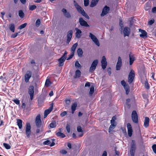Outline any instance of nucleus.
Listing matches in <instances>:
<instances>
[{"instance_id": "nucleus-47", "label": "nucleus", "mask_w": 156, "mask_h": 156, "mask_svg": "<svg viewBox=\"0 0 156 156\" xmlns=\"http://www.w3.org/2000/svg\"><path fill=\"white\" fill-rule=\"evenodd\" d=\"M130 101V99H127L126 100V105L128 106L129 108L130 107V105L129 104Z\"/></svg>"}, {"instance_id": "nucleus-17", "label": "nucleus", "mask_w": 156, "mask_h": 156, "mask_svg": "<svg viewBox=\"0 0 156 156\" xmlns=\"http://www.w3.org/2000/svg\"><path fill=\"white\" fill-rule=\"evenodd\" d=\"M139 31L141 33L140 35V37L144 39L147 37V33L144 30L140 29Z\"/></svg>"}, {"instance_id": "nucleus-52", "label": "nucleus", "mask_w": 156, "mask_h": 156, "mask_svg": "<svg viewBox=\"0 0 156 156\" xmlns=\"http://www.w3.org/2000/svg\"><path fill=\"white\" fill-rule=\"evenodd\" d=\"M51 143V142L48 140L44 141L43 142V144L44 145H48Z\"/></svg>"}, {"instance_id": "nucleus-61", "label": "nucleus", "mask_w": 156, "mask_h": 156, "mask_svg": "<svg viewBox=\"0 0 156 156\" xmlns=\"http://www.w3.org/2000/svg\"><path fill=\"white\" fill-rule=\"evenodd\" d=\"M121 84L123 87L126 84V83L124 80H122L121 81Z\"/></svg>"}, {"instance_id": "nucleus-57", "label": "nucleus", "mask_w": 156, "mask_h": 156, "mask_svg": "<svg viewBox=\"0 0 156 156\" xmlns=\"http://www.w3.org/2000/svg\"><path fill=\"white\" fill-rule=\"evenodd\" d=\"M107 72L109 74V75H110L111 74V69L110 67H109L107 69Z\"/></svg>"}, {"instance_id": "nucleus-48", "label": "nucleus", "mask_w": 156, "mask_h": 156, "mask_svg": "<svg viewBox=\"0 0 156 156\" xmlns=\"http://www.w3.org/2000/svg\"><path fill=\"white\" fill-rule=\"evenodd\" d=\"M77 130L78 132L83 133V131L81 129V127L80 126L77 127Z\"/></svg>"}, {"instance_id": "nucleus-25", "label": "nucleus", "mask_w": 156, "mask_h": 156, "mask_svg": "<svg viewBox=\"0 0 156 156\" xmlns=\"http://www.w3.org/2000/svg\"><path fill=\"white\" fill-rule=\"evenodd\" d=\"M9 27L10 30L12 32H14L15 30V26L13 23H11L9 24Z\"/></svg>"}, {"instance_id": "nucleus-22", "label": "nucleus", "mask_w": 156, "mask_h": 156, "mask_svg": "<svg viewBox=\"0 0 156 156\" xmlns=\"http://www.w3.org/2000/svg\"><path fill=\"white\" fill-rule=\"evenodd\" d=\"M149 118L148 117H146L144 121V126L147 128L149 126Z\"/></svg>"}, {"instance_id": "nucleus-54", "label": "nucleus", "mask_w": 156, "mask_h": 156, "mask_svg": "<svg viewBox=\"0 0 156 156\" xmlns=\"http://www.w3.org/2000/svg\"><path fill=\"white\" fill-rule=\"evenodd\" d=\"M96 67H94L93 66H91L90 68V72H92L94 71L96 69Z\"/></svg>"}, {"instance_id": "nucleus-19", "label": "nucleus", "mask_w": 156, "mask_h": 156, "mask_svg": "<svg viewBox=\"0 0 156 156\" xmlns=\"http://www.w3.org/2000/svg\"><path fill=\"white\" fill-rule=\"evenodd\" d=\"M130 33V29L128 27H125L123 30L124 36H129Z\"/></svg>"}, {"instance_id": "nucleus-6", "label": "nucleus", "mask_w": 156, "mask_h": 156, "mask_svg": "<svg viewBox=\"0 0 156 156\" xmlns=\"http://www.w3.org/2000/svg\"><path fill=\"white\" fill-rule=\"evenodd\" d=\"M32 72L28 70L24 76V79L26 83H28L29 79L32 76Z\"/></svg>"}, {"instance_id": "nucleus-49", "label": "nucleus", "mask_w": 156, "mask_h": 156, "mask_svg": "<svg viewBox=\"0 0 156 156\" xmlns=\"http://www.w3.org/2000/svg\"><path fill=\"white\" fill-rule=\"evenodd\" d=\"M152 148L154 152L156 154V145H153L152 146Z\"/></svg>"}, {"instance_id": "nucleus-37", "label": "nucleus", "mask_w": 156, "mask_h": 156, "mask_svg": "<svg viewBox=\"0 0 156 156\" xmlns=\"http://www.w3.org/2000/svg\"><path fill=\"white\" fill-rule=\"evenodd\" d=\"M50 126L51 128H54L56 126V123L55 122H53L51 123L50 125Z\"/></svg>"}, {"instance_id": "nucleus-58", "label": "nucleus", "mask_w": 156, "mask_h": 156, "mask_svg": "<svg viewBox=\"0 0 156 156\" xmlns=\"http://www.w3.org/2000/svg\"><path fill=\"white\" fill-rule=\"evenodd\" d=\"M60 152L62 154H66L67 153V151L64 150H63L61 151Z\"/></svg>"}, {"instance_id": "nucleus-41", "label": "nucleus", "mask_w": 156, "mask_h": 156, "mask_svg": "<svg viewBox=\"0 0 156 156\" xmlns=\"http://www.w3.org/2000/svg\"><path fill=\"white\" fill-rule=\"evenodd\" d=\"M51 82L48 80H47L45 83V85L46 86L48 87L50 86Z\"/></svg>"}, {"instance_id": "nucleus-5", "label": "nucleus", "mask_w": 156, "mask_h": 156, "mask_svg": "<svg viewBox=\"0 0 156 156\" xmlns=\"http://www.w3.org/2000/svg\"><path fill=\"white\" fill-rule=\"evenodd\" d=\"M35 123L36 126L38 128H40L41 126V121L40 114L37 115L36 118Z\"/></svg>"}, {"instance_id": "nucleus-9", "label": "nucleus", "mask_w": 156, "mask_h": 156, "mask_svg": "<svg viewBox=\"0 0 156 156\" xmlns=\"http://www.w3.org/2000/svg\"><path fill=\"white\" fill-rule=\"evenodd\" d=\"M110 10L109 7L107 6H105L102 9V12L101 14V16H103L107 14Z\"/></svg>"}, {"instance_id": "nucleus-31", "label": "nucleus", "mask_w": 156, "mask_h": 156, "mask_svg": "<svg viewBox=\"0 0 156 156\" xmlns=\"http://www.w3.org/2000/svg\"><path fill=\"white\" fill-rule=\"evenodd\" d=\"M18 14L19 16L21 18H23L24 16V12L21 10H20L19 11Z\"/></svg>"}, {"instance_id": "nucleus-1", "label": "nucleus", "mask_w": 156, "mask_h": 156, "mask_svg": "<svg viewBox=\"0 0 156 156\" xmlns=\"http://www.w3.org/2000/svg\"><path fill=\"white\" fill-rule=\"evenodd\" d=\"M136 148L135 142L134 140H132L131 145V148L130 150V153L131 156H134L135 150Z\"/></svg>"}, {"instance_id": "nucleus-63", "label": "nucleus", "mask_w": 156, "mask_h": 156, "mask_svg": "<svg viewBox=\"0 0 156 156\" xmlns=\"http://www.w3.org/2000/svg\"><path fill=\"white\" fill-rule=\"evenodd\" d=\"M152 12L154 13L156 12V7H153L152 10Z\"/></svg>"}, {"instance_id": "nucleus-55", "label": "nucleus", "mask_w": 156, "mask_h": 156, "mask_svg": "<svg viewBox=\"0 0 156 156\" xmlns=\"http://www.w3.org/2000/svg\"><path fill=\"white\" fill-rule=\"evenodd\" d=\"M19 33H16L14 34L11 35V37L12 38H15L16 37Z\"/></svg>"}, {"instance_id": "nucleus-33", "label": "nucleus", "mask_w": 156, "mask_h": 156, "mask_svg": "<svg viewBox=\"0 0 156 156\" xmlns=\"http://www.w3.org/2000/svg\"><path fill=\"white\" fill-rule=\"evenodd\" d=\"M141 82L142 83H144L145 86L146 88L148 89L149 88V86L147 82L145 80V81L142 80Z\"/></svg>"}, {"instance_id": "nucleus-50", "label": "nucleus", "mask_w": 156, "mask_h": 156, "mask_svg": "<svg viewBox=\"0 0 156 156\" xmlns=\"http://www.w3.org/2000/svg\"><path fill=\"white\" fill-rule=\"evenodd\" d=\"M13 101L16 105H20V101L18 99H15L13 100Z\"/></svg>"}, {"instance_id": "nucleus-30", "label": "nucleus", "mask_w": 156, "mask_h": 156, "mask_svg": "<svg viewBox=\"0 0 156 156\" xmlns=\"http://www.w3.org/2000/svg\"><path fill=\"white\" fill-rule=\"evenodd\" d=\"M77 52L78 56L80 57H81L82 56L83 51L82 49L79 48L77 50Z\"/></svg>"}, {"instance_id": "nucleus-44", "label": "nucleus", "mask_w": 156, "mask_h": 156, "mask_svg": "<svg viewBox=\"0 0 156 156\" xmlns=\"http://www.w3.org/2000/svg\"><path fill=\"white\" fill-rule=\"evenodd\" d=\"M75 66L77 68H79V67H80V65L78 61H76L75 63Z\"/></svg>"}, {"instance_id": "nucleus-45", "label": "nucleus", "mask_w": 156, "mask_h": 156, "mask_svg": "<svg viewBox=\"0 0 156 156\" xmlns=\"http://www.w3.org/2000/svg\"><path fill=\"white\" fill-rule=\"evenodd\" d=\"M89 0H84V4L85 6H87L89 5Z\"/></svg>"}, {"instance_id": "nucleus-59", "label": "nucleus", "mask_w": 156, "mask_h": 156, "mask_svg": "<svg viewBox=\"0 0 156 156\" xmlns=\"http://www.w3.org/2000/svg\"><path fill=\"white\" fill-rule=\"evenodd\" d=\"M54 139H51V140L52 141V143L50 145V147L53 146L55 145V143L54 142Z\"/></svg>"}, {"instance_id": "nucleus-3", "label": "nucleus", "mask_w": 156, "mask_h": 156, "mask_svg": "<svg viewBox=\"0 0 156 156\" xmlns=\"http://www.w3.org/2000/svg\"><path fill=\"white\" fill-rule=\"evenodd\" d=\"M89 36L91 38V39L94 43L95 44H96L98 46H100V43L99 41L95 35H93L91 33H89Z\"/></svg>"}, {"instance_id": "nucleus-20", "label": "nucleus", "mask_w": 156, "mask_h": 156, "mask_svg": "<svg viewBox=\"0 0 156 156\" xmlns=\"http://www.w3.org/2000/svg\"><path fill=\"white\" fill-rule=\"evenodd\" d=\"M75 30L76 31V32L75 34L76 37L77 38H80L82 34L81 30L77 27L75 28Z\"/></svg>"}, {"instance_id": "nucleus-34", "label": "nucleus", "mask_w": 156, "mask_h": 156, "mask_svg": "<svg viewBox=\"0 0 156 156\" xmlns=\"http://www.w3.org/2000/svg\"><path fill=\"white\" fill-rule=\"evenodd\" d=\"M116 125V124H111L108 129L109 132H110L112 131L115 128Z\"/></svg>"}, {"instance_id": "nucleus-46", "label": "nucleus", "mask_w": 156, "mask_h": 156, "mask_svg": "<svg viewBox=\"0 0 156 156\" xmlns=\"http://www.w3.org/2000/svg\"><path fill=\"white\" fill-rule=\"evenodd\" d=\"M66 129L68 133H69L70 132V125L67 124L66 127Z\"/></svg>"}, {"instance_id": "nucleus-56", "label": "nucleus", "mask_w": 156, "mask_h": 156, "mask_svg": "<svg viewBox=\"0 0 156 156\" xmlns=\"http://www.w3.org/2000/svg\"><path fill=\"white\" fill-rule=\"evenodd\" d=\"M67 114V112L66 111H64L63 112H62L60 114V115L62 117H63L65 116Z\"/></svg>"}, {"instance_id": "nucleus-60", "label": "nucleus", "mask_w": 156, "mask_h": 156, "mask_svg": "<svg viewBox=\"0 0 156 156\" xmlns=\"http://www.w3.org/2000/svg\"><path fill=\"white\" fill-rule=\"evenodd\" d=\"M123 87L125 90L129 89V86L127 84H126Z\"/></svg>"}, {"instance_id": "nucleus-7", "label": "nucleus", "mask_w": 156, "mask_h": 156, "mask_svg": "<svg viewBox=\"0 0 156 156\" xmlns=\"http://www.w3.org/2000/svg\"><path fill=\"white\" fill-rule=\"evenodd\" d=\"M131 117L133 122L135 123H137L138 122V116L136 112L133 111L132 112Z\"/></svg>"}, {"instance_id": "nucleus-38", "label": "nucleus", "mask_w": 156, "mask_h": 156, "mask_svg": "<svg viewBox=\"0 0 156 156\" xmlns=\"http://www.w3.org/2000/svg\"><path fill=\"white\" fill-rule=\"evenodd\" d=\"M27 25V23H23L19 27V28L20 30L23 29Z\"/></svg>"}, {"instance_id": "nucleus-36", "label": "nucleus", "mask_w": 156, "mask_h": 156, "mask_svg": "<svg viewBox=\"0 0 156 156\" xmlns=\"http://www.w3.org/2000/svg\"><path fill=\"white\" fill-rule=\"evenodd\" d=\"M29 7L30 10L32 11L35 9L37 7L35 5H29Z\"/></svg>"}, {"instance_id": "nucleus-16", "label": "nucleus", "mask_w": 156, "mask_h": 156, "mask_svg": "<svg viewBox=\"0 0 156 156\" xmlns=\"http://www.w3.org/2000/svg\"><path fill=\"white\" fill-rule=\"evenodd\" d=\"M62 11L64 16L67 18H70L71 17V15L69 12H68L66 9H62Z\"/></svg>"}, {"instance_id": "nucleus-27", "label": "nucleus", "mask_w": 156, "mask_h": 156, "mask_svg": "<svg viewBox=\"0 0 156 156\" xmlns=\"http://www.w3.org/2000/svg\"><path fill=\"white\" fill-rule=\"evenodd\" d=\"M78 45V44L77 43H75L72 46L71 49V50L72 52L73 53H74L75 50Z\"/></svg>"}, {"instance_id": "nucleus-24", "label": "nucleus", "mask_w": 156, "mask_h": 156, "mask_svg": "<svg viewBox=\"0 0 156 156\" xmlns=\"http://www.w3.org/2000/svg\"><path fill=\"white\" fill-rule=\"evenodd\" d=\"M22 121L20 119L17 120V123L19 129H21L22 127Z\"/></svg>"}, {"instance_id": "nucleus-29", "label": "nucleus", "mask_w": 156, "mask_h": 156, "mask_svg": "<svg viewBox=\"0 0 156 156\" xmlns=\"http://www.w3.org/2000/svg\"><path fill=\"white\" fill-rule=\"evenodd\" d=\"M81 72L79 69H77L75 72V76L74 77L75 78L77 77H79L81 75Z\"/></svg>"}, {"instance_id": "nucleus-8", "label": "nucleus", "mask_w": 156, "mask_h": 156, "mask_svg": "<svg viewBox=\"0 0 156 156\" xmlns=\"http://www.w3.org/2000/svg\"><path fill=\"white\" fill-rule=\"evenodd\" d=\"M28 93L30 95L31 100H32L34 96V87L33 86H30L28 89Z\"/></svg>"}, {"instance_id": "nucleus-42", "label": "nucleus", "mask_w": 156, "mask_h": 156, "mask_svg": "<svg viewBox=\"0 0 156 156\" xmlns=\"http://www.w3.org/2000/svg\"><path fill=\"white\" fill-rule=\"evenodd\" d=\"M40 23H41V21H40V20L39 19H37L36 20V23H35V24H36V26L37 27H38L40 26Z\"/></svg>"}, {"instance_id": "nucleus-39", "label": "nucleus", "mask_w": 156, "mask_h": 156, "mask_svg": "<svg viewBox=\"0 0 156 156\" xmlns=\"http://www.w3.org/2000/svg\"><path fill=\"white\" fill-rule=\"evenodd\" d=\"M4 147L7 149H9L11 148V147L9 144L6 143H4L3 144Z\"/></svg>"}, {"instance_id": "nucleus-28", "label": "nucleus", "mask_w": 156, "mask_h": 156, "mask_svg": "<svg viewBox=\"0 0 156 156\" xmlns=\"http://www.w3.org/2000/svg\"><path fill=\"white\" fill-rule=\"evenodd\" d=\"M135 60V58L133 56L129 55V64L131 65Z\"/></svg>"}, {"instance_id": "nucleus-18", "label": "nucleus", "mask_w": 156, "mask_h": 156, "mask_svg": "<svg viewBox=\"0 0 156 156\" xmlns=\"http://www.w3.org/2000/svg\"><path fill=\"white\" fill-rule=\"evenodd\" d=\"M73 31L72 30H70L68 31L67 34V42H69L72 37V35H73Z\"/></svg>"}, {"instance_id": "nucleus-12", "label": "nucleus", "mask_w": 156, "mask_h": 156, "mask_svg": "<svg viewBox=\"0 0 156 156\" xmlns=\"http://www.w3.org/2000/svg\"><path fill=\"white\" fill-rule=\"evenodd\" d=\"M122 62L121 58L120 57H119L116 66V70H119L120 69L122 66Z\"/></svg>"}, {"instance_id": "nucleus-51", "label": "nucleus", "mask_w": 156, "mask_h": 156, "mask_svg": "<svg viewBox=\"0 0 156 156\" xmlns=\"http://www.w3.org/2000/svg\"><path fill=\"white\" fill-rule=\"evenodd\" d=\"M114 118H115V116H113L112 118V120H111V124H116L115 123V121Z\"/></svg>"}, {"instance_id": "nucleus-23", "label": "nucleus", "mask_w": 156, "mask_h": 156, "mask_svg": "<svg viewBox=\"0 0 156 156\" xmlns=\"http://www.w3.org/2000/svg\"><path fill=\"white\" fill-rule=\"evenodd\" d=\"M77 104L76 102H75L73 103L71 106V109L72 111V114H73L74 111L76 109V108L77 107Z\"/></svg>"}, {"instance_id": "nucleus-53", "label": "nucleus", "mask_w": 156, "mask_h": 156, "mask_svg": "<svg viewBox=\"0 0 156 156\" xmlns=\"http://www.w3.org/2000/svg\"><path fill=\"white\" fill-rule=\"evenodd\" d=\"M154 22V20H151L149 21L148 22V24L149 25H152Z\"/></svg>"}, {"instance_id": "nucleus-32", "label": "nucleus", "mask_w": 156, "mask_h": 156, "mask_svg": "<svg viewBox=\"0 0 156 156\" xmlns=\"http://www.w3.org/2000/svg\"><path fill=\"white\" fill-rule=\"evenodd\" d=\"M56 135L57 136L60 137L62 138H64L65 136V134L60 132H58L57 133Z\"/></svg>"}, {"instance_id": "nucleus-26", "label": "nucleus", "mask_w": 156, "mask_h": 156, "mask_svg": "<svg viewBox=\"0 0 156 156\" xmlns=\"http://www.w3.org/2000/svg\"><path fill=\"white\" fill-rule=\"evenodd\" d=\"M98 1L99 0H92L90 5V7H94L97 4Z\"/></svg>"}, {"instance_id": "nucleus-62", "label": "nucleus", "mask_w": 156, "mask_h": 156, "mask_svg": "<svg viewBox=\"0 0 156 156\" xmlns=\"http://www.w3.org/2000/svg\"><path fill=\"white\" fill-rule=\"evenodd\" d=\"M43 131L42 129H37L36 130V132L37 133H39L40 131Z\"/></svg>"}, {"instance_id": "nucleus-10", "label": "nucleus", "mask_w": 156, "mask_h": 156, "mask_svg": "<svg viewBox=\"0 0 156 156\" xmlns=\"http://www.w3.org/2000/svg\"><path fill=\"white\" fill-rule=\"evenodd\" d=\"M66 59V56L64 55L62 56L58 59L59 62V66H62L64 65V63Z\"/></svg>"}, {"instance_id": "nucleus-11", "label": "nucleus", "mask_w": 156, "mask_h": 156, "mask_svg": "<svg viewBox=\"0 0 156 156\" xmlns=\"http://www.w3.org/2000/svg\"><path fill=\"white\" fill-rule=\"evenodd\" d=\"M127 127L128 130V133L129 137L131 136L132 135L133 130L131 125L130 123H128Z\"/></svg>"}, {"instance_id": "nucleus-14", "label": "nucleus", "mask_w": 156, "mask_h": 156, "mask_svg": "<svg viewBox=\"0 0 156 156\" xmlns=\"http://www.w3.org/2000/svg\"><path fill=\"white\" fill-rule=\"evenodd\" d=\"M101 63L102 68L103 69H105L107 65V62L106 60V58L105 56H103L102 58Z\"/></svg>"}, {"instance_id": "nucleus-2", "label": "nucleus", "mask_w": 156, "mask_h": 156, "mask_svg": "<svg viewBox=\"0 0 156 156\" xmlns=\"http://www.w3.org/2000/svg\"><path fill=\"white\" fill-rule=\"evenodd\" d=\"M135 76L134 71L133 70H131L129 73L128 76V82L130 84L133 81Z\"/></svg>"}, {"instance_id": "nucleus-21", "label": "nucleus", "mask_w": 156, "mask_h": 156, "mask_svg": "<svg viewBox=\"0 0 156 156\" xmlns=\"http://www.w3.org/2000/svg\"><path fill=\"white\" fill-rule=\"evenodd\" d=\"M75 6L77 9L78 11L81 13V14L83 13V12H84L83 9L79 5L77 4L75 5Z\"/></svg>"}, {"instance_id": "nucleus-35", "label": "nucleus", "mask_w": 156, "mask_h": 156, "mask_svg": "<svg viewBox=\"0 0 156 156\" xmlns=\"http://www.w3.org/2000/svg\"><path fill=\"white\" fill-rule=\"evenodd\" d=\"M98 60H95L92 63L91 66L96 67L98 63Z\"/></svg>"}, {"instance_id": "nucleus-13", "label": "nucleus", "mask_w": 156, "mask_h": 156, "mask_svg": "<svg viewBox=\"0 0 156 156\" xmlns=\"http://www.w3.org/2000/svg\"><path fill=\"white\" fill-rule=\"evenodd\" d=\"M53 108V104L52 103L50 107L48 109L45 110L44 113V118H45L48 115V114L52 110Z\"/></svg>"}, {"instance_id": "nucleus-40", "label": "nucleus", "mask_w": 156, "mask_h": 156, "mask_svg": "<svg viewBox=\"0 0 156 156\" xmlns=\"http://www.w3.org/2000/svg\"><path fill=\"white\" fill-rule=\"evenodd\" d=\"M94 87L93 86L91 87L89 91V94L90 95H92L94 93Z\"/></svg>"}, {"instance_id": "nucleus-15", "label": "nucleus", "mask_w": 156, "mask_h": 156, "mask_svg": "<svg viewBox=\"0 0 156 156\" xmlns=\"http://www.w3.org/2000/svg\"><path fill=\"white\" fill-rule=\"evenodd\" d=\"M79 22L81 26L85 27H89V26L87 23L82 18H80L79 19Z\"/></svg>"}, {"instance_id": "nucleus-64", "label": "nucleus", "mask_w": 156, "mask_h": 156, "mask_svg": "<svg viewBox=\"0 0 156 156\" xmlns=\"http://www.w3.org/2000/svg\"><path fill=\"white\" fill-rule=\"evenodd\" d=\"M107 153L106 151H104L102 156H107Z\"/></svg>"}, {"instance_id": "nucleus-43", "label": "nucleus", "mask_w": 156, "mask_h": 156, "mask_svg": "<svg viewBox=\"0 0 156 156\" xmlns=\"http://www.w3.org/2000/svg\"><path fill=\"white\" fill-rule=\"evenodd\" d=\"M82 14L87 19H89L90 18L87 14L84 12H83Z\"/></svg>"}, {"instance_id": "nucleus-4", "label": "nucleus", "mask_w": 156, "mask_h": 156, "mask_svg": "<svg viewBox=\"0 0 156 156\" xmlns=\"http://www.w3.org/2000/svg\"><path fill=\"white\" fill-rule=\"evenodd\" d=\"M26 134L27 137H30L31 134V126L30 123L27 122L26 124Z\"/></svg>"}]
</instances>
